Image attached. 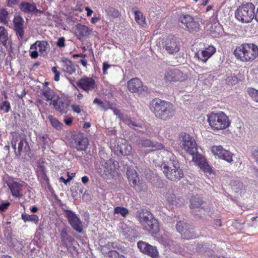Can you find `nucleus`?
Segmentation results:
<instances>
[{
    "label": "nucleus",
    "instance_id": "f257e3e1",
    "mask_svg": "<svg viewBox=\"0 0 258 258\" xmlns=\"http://www.w3.org/2000/svg\"><path fill=\"white\" fill-rule=\"evenodd\" d=\"M149 108L155 116L162 120L171 119L175 113V108L171 103L159 99H153Z\"/></svg>",
    "mask_w": 258,
    "mask_h": 258
},
{
    "label": "nucleus",
    "instance_id": "f03ea898",
    "mask_svg": "<svg viewBox=\"0 0 258 258\" xmlns=\"http://www.w3.org/2000/svg\"><path fill=\"white\" fill-rule=\"evenodd\" d=\"M135 217L144 229L151 234H156L159 232L158 221L148 210L144 209L138 210L135 214Z\"/></svg>",
    "mask_w": 258,
    "mask_h": 258
},
{
    "label": "nucleus",
    "instance_id": "7ed1b4c3",
    "mask_svg": "<svg viewBox=\"0 0 258 258\" xmlns=\"http://www.w3.org/2000/svg\"><path fill=\"white\" fill-rule=\"evenodd\" d=\"M169 160L167 163L162 165L163 172L169 180L177 181L183 176L182 170L180 168L179 164L176 157L171 153H168Z\"/></svg>",
    "mask_w": 258,
    "mask_h": 258
},
{
    "label": "nucleus",
    "instance_id": "20e7f679",
    "mask_svg": "<svg viewBox=\"0 0 258 258\" xmlns=\"http://www.w3.org/2000/svg\"><path fill=\"white\" fill-rule=\"evenodd\" d=\"M234 54L242 61H251L258 56V47L253 43H244L237 47Z\"/></svg>",
    "mask_w": 258,
    "mask_h": 258
},
{
    "label": "nucleus",
    "instance_id": "39448f33",
    "mask_svg": "<svg viewBox=\"0 0 258 258\" xmlns=\"http://www.w3.org/2000/svg\"><path fill=\"white\" fill-rule=\"evenodd\" d=\"M255 6L250 3L240 6L235 11V18L242 23L251 22L255 16Z\"/></svg>",
    "mask_w": 258,
    "mask_h": 258
},
{
    "label": "nucleus",
    "instance_id": "423d86ee",
    "mask_svg": "<svg viewBox=\"0 0 258 258\" xmlns=\"http://www.w3.org/2000/svg\"><path fill=\"white\" fill-rule=\"evenodd\" d=\"M208 120L211 128L217 131L226 128L230 123L229 117L223 112L211 113Z\"/></svg>",
    "mask_w": 258,
    "mask_h": 258
},
{
    "label": "nucleus",
    "instance_id": "0eeeda50",
    "mask_svg": "<svg viewBox=\"0 0 258 258\" xmlns=\"http://www.w3.org/2000/svg\"><path fill=\"white\" fill-rule=\"evenodd\" d=\"M11 145L15 151L17 156H20L22 152H28L30 150L28 143L24 136L18 133H15L13 135Z\"/></svg>",
    "mask_w": 258,
    "mask_h": 258
},
{
    "label": "nucleus",
    "instance_id": "6e6552de",
    "mask_svg": "<svg viewBox=\"0 0 258 258\" xmlns=\"http://www.w3.org/2000/svg\"><path fill=\"white\" fill-rule=\"evenodd\" d=\"M181 146L184 150L192 156H196L199 153L197 151V146L195 139L189 134L182 133L180 135Z\"/></svg>",
    "mask_w": 258,
    "mask_h": 258
},
{
    "label": "nucleus",
    "instance_id": "1a4fd4ad",
    "mask_svg": "<svg viewBox=\"0 0 258 258\" xmlns=\"http://www.w3.org/2000/svg\"><path fill=\"white\" fill-rule=\"evenodd\" d=\"M203 204L204 202L200 197L197 196L192 197L190 200L189 205L191 212L196 215H198V214L195 213L197 211L201 213L209 214L210 209L208 206H203Z\"/></svg>",
    "mask_w": 258,
    "mask_h": 258
},
{
    "label": "nucleus",
    "instance_id": "9d476101",
    "mask_svg": "<svg viewBox=\"0 0 258 258\" xmlns=\"http://www.w3.org/2000/svg\"><path fill=\"white\" fill-rule=\"evenodd\" d=\"M55 110L61 113H66L69 109L70 104V100L67 96L61 95L57 96L54 102H50Z\"/></svg>",
    "mask_w": 258,
    "mask_h": 258
},
{
    "label": "nucleus",
    "instance_id": "9b49d317",
    "mask_svg": "<svg viewBox=\"0 0 258 258\" xmlns=\"http://www.w3.org/2000/svg\"><path fill=\"white\" fill-rule=\"evenodd\" d=\"M187 78V75L179 70H168L165 73L164 79L167 82H182Z\"/></svg>",
    "mask_w": 258,
    "mask_h": 258
},
{
    "label": "nucleus",
    "instance_id": "f8f14e48",
    "mask_svg": "<svg viewBox=\"0 0 258 258\" xmlns=\"http://www.w3.org/2000/svg\"><path fill=\"white\" fill-rule=\"evenodd\" d=\"M66 217L72 228L78 233L83 231V224L80 219L71 210H65Z\"/></svg>",
    "mask_w": 258,
    "mask_h": 258
},
{
    "label": "nucleus",
    "instance_id": "ddd939ff",
    "mask_svg": "<svg viewBox=\"0 0 258 258\" xmlns=\"http://www.w3.org/2000/svg\"><path fill=\"white\" fill-rule=\"evenodd\" d=\"M138 247L141 252L152 258H157L159 256V253L156 247L152 246L146 242L139 241Z\"/></svg>",
    "mask_w": 258,
    "mask_h": 258
},
{
    "label": "nucleus",
    "instance_id": "4468645a",
    "mask_svg": "<svg viewBox=\"0 0 258 258\" xmlns=\"http://www.w3.org/2000/svg\"><path fill=\"white\" fill-rule=\"evenodd\" d=\"M164 196L168 203L172 206L177 207L183 204V199L179 196H176L171 188L164 189Z\"/></svg>",
    "mask_w": 258,
    "mask_h": 258
},
{
    "label": "nucleus",
    "instance_id": "2eb2a0df",
    "mask_svg": "<svg viewBox=\"0 0 258 258\" xmlns=\"http://www.w3.org/2000/svg\"><path fill=\"white\" fill-rule=\"evenodd\" d=\"M163 48L168 53L175 54L180 50L179 42L174 37H168L164 42Z\"/></svg>",
    "mask_w": 258,
    "mask_h": 258
},
{
    "label": "nucleus",
    "instance_id": "dca6fc26",
    "mask_svg": "<svg viewBox=\"0 0 258 258\" xmlns=\"http://www.w3.org/2000/svg\"><path fill=\"white\" fill-rule=\"evenodd\" d=\"M77 85L78 87L82 89L87 92L93 90L96 87L94 80L87 77H84L81 78L77 83Z\"/></svg>",
    "mask_w": 258,
    "mask_h": 258
},
{
    "label": "nucleus",
    "instance_id": "f3484780",
    "mask_svg": "<svg viewBox=\"0 0 258 258\" xmlns=\"http://www.w3.org/2000/svg\"><path fill=\"white\" fill-rule=\"evenodd\" d=\"M212 151L215 155L218 156L228 162H231L232 160V154L229 151L224 150L221 146H214L212 147Z\"/></svg>",
    "mask_w": 258,
    "mask_h": 258
},
{
    "label": "nucleus",
    "instance_id": "a211bd4d",
    "mask_svg": "<svg viewBox=\"0 0 258 258\" xmlns=\"http://www.w3.org/2000/svg\"><path fill=\"white\" fill-rule=\"evenodd\" d=\"M14 30L19 39H23L24 37L25 27L24 20L21 16L15 17L13 20Z\"/></svg>",
    "mask_w": 258,
    "mask_h": 258
},
{
    "label": "nucleus",
    "instance_id": "6ab92c4d",
    "mask_svg": "<svg viewBox=\"0 0 258 258\" xmlns=\"http://www.w3.org/2000/svg\"><path fill=\"white\" fill-rule=\"evenodd\" d=\"M127 88L131 92L139 94L142 93L145 90L143 83L137 78H133L128 81Z\"/></svg>",
    "mask_w": 258,
    "mask_h": 258
},
{
    "label": "nucleus",
    "instance_id": "aec40b11",
    "mask_svg": "<svg viewBox=\"0 0 258 258\" xmlns=\"http://www.w3.org/2000/svg\"><path fill=\"white\" fill-rule=\"evenodd\" d=\"M215 52L216 48L213 46H209L204 50L196 52L195 53V57L205 63Z\"/></svg>",
    "mask_w": 258,
    "mask_h": 258
},
{
    "label": "nucleus",
    "instance_id": "412c9836",
    "mask_svg": "<svg viewBox=\"0 0 258 258\" xmlns=\"http://www.w3.org/2000/svg\"><path fill=\"white\" fill-rule=\"evenodd\" d=\"M61 69L64 73L72 75L76 72V66L69 58L62 57L60 60Z\"/></svg>",
    "mask_w": 258,
    "mask_h": 258
},
{
    "label": "nucleus",
    "instance_id": "4be33fe9",
    "mask_svg": "<svg viewBox=\"0 0 258 258\" xmlns=\"http://www.w3.org/2000/svg\"><path fill=\"white\" fill-rule=\"evenodd\" d=\"M192 160L196 163V164L202 169L204 172L211 173L212 169L208 163L206 162L205 157L201 154H199L193 156Z\"/></svg>",
    "mask_w": 258,
    "mask_h": 258
},
{
    "label": "nucleus",
    "instance_id": "5701e85b",
    "mask_svg": "<svg viewBox=\"0 0 258 258\" xmlns=\"http://www.w3.org/2000/svg\"><path fill=\"white\" fill-rule=\"evenodd\" d=\"M136 144L140 147L149 148L153 147L156 149H161L163 148L161 144H158L157 143L152 141L146 138H139L136 142Z\"/></svg>",
    "mask_w": 258,
    "mask_h": 258
},
{
    "label": "nucleus",
    "instance_id": "b1692460",
    "mask_svg": "<svg viewBox=\"0 0 258 258\" xmlns=\"http://www.w3.org/2000/svg\"><path fill=\"white\" fill-rule=\"evenodd\" d=\"M37 47L39 48L40 55L45 56L48 54L49 46L46 41H36L31 46L30 49H37Z\"/></svg>",
    "mask_w": 258,
    "mask_h": 258
},
{
    "label": "nucleus",
    "instance_id": "393cba45",
    "mask_svg": "<svg viewBox=\"0 0 258 258\" xmlns=\"http://www.w3.org/2000/svg\"><path fill=\"white\" fill-rule=\"evenodd\" d=\"M91 31V30L85 25L79 24L76 26L75 34L80 40H83L85 37L88 36Z\"/></svg>",
    "mask_w": 258,
    "mask_h": 258
},
{
    "label": "nucleus",
    "instance_id": "a878e982",
    "mask_svg": "<svg viewBox=\"0 0 258 258\" xmlns=\"http://www.w3.org/2000/svg\"><path fill=\"white\" fill-rule=\"evenodd\" d=\"M60 236L61 241L63 245L67 247L73 244L74 238L68 233L67 228H63L61 229Z\"/></svg>",
    "mask_w": 258,
    "mask_h": 258
},
{
    "label": "nucleus",
    "instance_id": "bb28decb",
    "mask_svg": "<svg viewBox=\"0 0 258 258\" xmlns=\"http://www.w3.org/2000/svg\"><path fill=\"white\" fill-rule=\"evenodd\" d=\"M10 189L12 194L16 198H21L22 195L20 193L23 186V183H20L16 181H12L7 183Z\"/></svg>",
    "mask_w": 258,
    "mask_h": 258
},
{
    "label": "nucleus",
    "instance_id": "cd10ccee",
    "mask_svg": "<svg viewBox=\"0 0 258 258\" xmlns=\"http://www.w3.org/2000/svg\"><path fill=\"white\" fill-rule=\"evenodd\" d=\"M36 4L32 2H22L19 6L20 10L25 14H33Z\"/></svg>",
    "mask_w": 258,
    "mask_h": 258
},
{
    "label": "nucleus",
    "instance_id": "c85d7f7f",
    "mask_svg": "<svg viewBox=\"0 0 258 258\" xmlns=\"http://www.w3.org/2000/svg\"><path fill=\"white\" fill-rule=\"evenodd\" d=\"M127 178L132 186L135 187L138 184L139 178L136 171L131 168H128L126 171Z\"/></svg>",
    "mask_w": 258,
    "mask_h": 258
},
{
    "label": "nucleus",
    "instance_id": "c756f323",
    "mask_svg": "<svg viewBox=\"0 0 258 258\" xmlns=\"http://www.w3.org/2000/svg\"><path fill=\"white\" fill-rule=\"evenodd\" d=\"M42 95L44 96L46 101H50L51 102H54L58 96L52 90L49 88L43 89L42 90Z\"/></svg>",
    "mask_w": 258,
    "mask_h": 258
},
{
    "label": "nucleus",
    "instance_id": "7c9ffc66",
    "mask_svg": "<svg viewBox=\"0 0 258 258\" xmlns=\"http://www.w3.org/2000/svg\"><path fill=\"white\" fill-rule=\"evenodd\" d=\"M119 249V245L117 242H108L104 246H101V251L103 254L108 253L111 250H115Z\"/></svg>",
    "mask_w": 258,
    "mask_h": 258
},
{
    "label": "nucleus",
    "instance_id": "2f4dec72",
    "mask_svg": "<svg viewBox=\"0 0 258 258\" xmlns=\"http://www.w3.org/2000/svg\"><path fill=\"white\" fill-rule=\"evenodd\" d=\"M132 11L134 13L135 19L137 23L142 26L146 25V18L143 16V13L139 10H135L132 9Z\"/></svg>",
    "mask_w": 258,
    "mask_h": 258
},
{
    "label": "nucleus",
    "instance_id": "473e14b6",
    "mask_svg": "<svg viewBox=\"0 0 258 258\" xmlns=\"http://www.w3.org/2000/svg\"><path fill=\"white\" fill-rule=\"evenodd\" d=\"M21 218L25 222H31L36 225L38 224L39 221L38 216L35 214L29 215L23 213L22 214Z\"/></svg>",
    "mask_w": 258,
    "mask_h": 258
},
{
    "label": "nucleus",
    "instance_id": "72a5a7b5",
    "mask_svg": "<svg viewBox=\"0 0 258 258\" xmlns=\"http://www.w3.org/2000/svg\"><path fill=\"white\" fill-rule=\"evenodd\" d=\"M125 123L130 127L139 132H141V129H143L142 124L137 122L136 121L128 118L125 119Z\"/></svg>",
    "mask_w": 258,
    "mask_h": 258
},
{
    "label": "nucleus",
    "instance_id": "f704fd0d",
    "mask_svg": "<svg viewBox=\"0 0 258 258\" xmlns=\"http://www.w3.org/2000/svg\"><path fill=\"white\" fill-rule=\"evenodd\" d=\"M189 225V224L187 223L185 219H183V220H180L177 222L176 225V229L177 231L182 235V233L186 230V229L187 228Z\"/></svg>",
    "mask_w": 258,
    "mask_h": 258
},
{
    "label": "nucleus",
    "instance_id": "c9c22d12",
    "mask_svg": "<svg viewBox=\"0 0 258 258\" xmlns=\"http://www.w3.org/2000/svg\"><path fill=\"white\" fill-rule=\"evenodd\" d=\"M8 40V33L7 29L3 26H0V41L4 46H6Z\"/></svg>",
    "mask_w": 258,
    "mask_h": 258
},
{
    "label": "nucleus",
    "instance_id": "e433bc0d",
    "mask_svg": "<svg viewBox=\"0 0 258 258\" xmlns=\"http://www.w3.org/2000/svg\"><path fill=\"white\" fill-rule=\"evenodd\" d=\"M181 236L183 238L189 239L195 237V232L193 227L189 224L186 230L182 233Z\"/></svg>",
    "mask_w": 258,
    "mask_h": 258
},
{
    "label": "nucleus",
    "instance_id": "4c0bfd02",
    "mask_svg": "<svg viewBox=\"0 0 258 258\" xmlns=\"http://www.w3.org/2000/svg\"><path fill=\"white\" fill-rule=\"evenodd\" d=\"M88 144V141L86 138H80L78 140L77 145V149L78 150H85Z\"/></svg>",
    "mask_w": 258,
    "mask_h": 258
},
{
    "label": "nucleus",
    "instance_id": "58836bf2",
    "mask_svg": "<svg viewBox=\"0 0 258 258\" xmlns=\"http://www.w3.org/2000/svg\"><path fill=\"white\" fill-rule=\"evenodd\" d=\"M158 241L164 245L169 246L170 249L173 248V246L174 245V242L173 240L169 239L164 236L159 237L158 238Z\"/></svg>",
    "mask_w": 258,
    "mask_h": 258
},
{
    "label": "nucleus",
    "instance_id": "ea45409f",
    "mask_svg": "<svg viewBox=\"0 0 258 258\" xmlns=\"http://www.w3.org/2000/svg\"><path fill=\"white\" fill-rule=\"evenodd\" d=\"M132 151V147L127 144H122L119 147L120 154L122 156H127L130 154Z\"/></svg>",
    "mask_w": 258,
    "mask_h": 258
},
{
    "label": "nucleus",
    "instance_id": "a19ab883",
    "mask_svg": "<svg viewBox=\"0 0 258 258\" xmlns=\"http://www.w3.org/2000/svg\"><path fill=\"white\" fill-rule=\"evenodd\" d=\"M186 27L188 29V31L190 32H197L200 29V24L198 22L195 21L194 19L191 21L186 26Z\"/></svg>",
    "mask_w": 258,
    "mask_h": 258
},
{
    "label": "nucleus",
    "instance_id": "79ce46f5",
    "mask_svg": "<svg viewBox=\"0 0 258 258\" xmlns=\"http://www.w3.org/2000/svg\"><path fill=\"white\" fill-rule=\"evenodd\" d=\"M9 13L5 9H0V22L7 24L9 21Z\"/></svg>",
    "mask_w": 258,
    "mask_h": 258
},
{
    "label": "nucleus",
    "instance_id": "37998d69",
    "mask_svg": "<svg viewBox=\"0 0 258 258\" xmlns=\"http://www.w3.org/2000/svg\"><path fill=\"white\" fill-rule=\"evenodd\" d=\"M114 214H119L122 217H125L128 214L129 212L127 209L123 207H116L114 209Z\"/></svg>",
    "mask_w": 258,
    "mask_h": 258
},
{
    "label": "nucleus",
    "instance_id": "c03bdc74",
    "mask_svg": "<svg viewBox=\"0 0 258 258\" xmlns=\"http://www.w3.org/2000/svg\"><path fill=\"white\" fill-rule=\"evenodd\" d=\"M105 11L108 16L114 18H117L119 16V11L113 7H108L105 10Z\"/></svg>",
    "mask_w": 258,
    "mask_h": 258
},
{
    "label": "nucleus",
    "instance_id": "a18cd8bd",
    "mask_svg": "<svg viewBox=\"0 0 258 258\" xmlns=\"http://www.w3.org/2000/svg\"><path fill=\"white\" fill-rule=\"evenodd\" d=\"M207 247L203 243H196L194 245V247L192 248V251L194 252H197L199 253H203L206 251Z\"/></svg>",
    "mask_w": 258,
    "mask_h": 258
},
{
    "label": "nucleus",
    "instance_id": "49530a36",
    "mask_svg": "<svg viewBox=\"0 0 258 258\" xmlns=\"http://www.w3.org/2000/svg\"><path fill=\"white\" fill-rule=\"evenodd\" d=\"M231 187L233 190L235 192H238L242 189L243 185V183L239 181H234L231 183Z\"/></svg>",
    "mask_w": 258,
    "mask_h": 258
},
{
    "label": "nucleus",
    "instance_id": "de8ad7c7",
    "mask_svg": "<svg viewBox=\"0 0 258 258\" xmlns=\"http://www.w3.org/2000/svg\"><path fill=\"white\" fill-rule=\"evenodd\" d=\"M194 18L189 15H182L180 16L179 20L186 26Z\"/></svg>",
    "mask_w": 258,
    "mask_h": 258
},
{
    "label": "nucleus",
    "instance_id": "09e8293b",
    "mask_svg": "<svg viewBox=\"0 0 258 258\" xmlns=\"http://www.w3.org/2000/svg\"><path fill=\"white\" fill-rule=\"evenodd\" d=\"M38 170L37 171V176L39 178H41L42 179H45L47 178V176L46 175V170L45 168L43 166H39L38 168Z\"/></svg>",
    "mask_w": 258,
    "mask_h": 258
},
{
    "label": "nucleus",
    "instance_id": "8fccbe9b",
    "mask_svg": "<svg viewBox=\"0 0 258 258\" xmlns=\"http://www.w3.org/2000/svg\"><path fill=\"white\" fill-rule=\"evenodd\" d=\"M248 94L252 98L253 100L258 102V90L254 88H248L247 89Z\"/></svg>",
    "mask_w": 258,
    "mask_h": 258
},
{
    "label": "nucleus",
    "instance_id": "3c124183",
    "mask_svg": "<svg viewBox=\"0 0 258 258\" xmlns=\"http://www.w3.org/2000/svg\"><path fill=\"white\" fill-rule=\"evenodd\" d=\"M10 103L8 101H3L0 104V110H4L6 113H8L10 111Z\"/></svg>",
    "mask_w": 258,
    "mask_h": 258
},
{
    "label": "nucleus",
    "instance_id": "603ef678",
    "mask_svg": "<svg viewBox=\"0 0 258 258\" xmlns=\"http://www.w3.org/2000/svg\"><path fill=\"white\" fill-rule=\"evenodd\" d=\"M52 125L57 130L61 128L62 124L56 118L49 116Z\"/></svg>",
    "mask_w": 258,
    "mask_h": 258
},
{
    "label": "nucleus",
    "instance_id": "864d4df0",
    "mask_svg": "<svg viewBox=\"0 0 258 258\" xmlns=\"http://www.w3.org/2000/svg\"><path fill=\"white\" fill-rule=\"evenodd\" d=\"M93 103L97 104L103 110L106 111L107 109L103 102L98 98H96L93 101Z\"/></svg>",
    "mask_w": 258,
    "mask_h": 258
},
{
    "label": "nucleus",
    "instance_id": "5fc2aeb1",
    "mask_svg": "<svg viewBox=\"0 0 258 258\" xmlns=\"http://www.w3.org/2000/svg\"><path fill=\"white\" fill-rule=\"evenodd\" d=\"M117 249L115 250H111L108 253H105L104 254H106L107 255V258H118L119 253L117 251Z\"/></svg>",
    "mask_w": 258,
    "mask_h": 258
},
{
    "label": "nucleus",
    "instance_id": "6e6d98bb",
    "mask_svg": "<svg viewBox=\"0 0 258 258\" xmlns=\"http://www.w3.org/2000/svg\"><path fill=\"white\" fill-rule=\"evenodd\" d=\"M105 165H106L107 166H105L104 167V173L102 175L103 178H105V176L104 175L106 176L108 174H111L112 170L111 165L108 166L107 163H105Z\"/></svg>",
    "mask_w": 258,
    "mask_h": 258
},
{
    "label": "nucleus",
    "instance_id": "4d7b16f0",
    "mask_svg": "<svg viewBox=\"0 0 258 258\" xmlns=\"http://www.w3.org/2000/svg\"><path fill=\"white\" fill-rule=\"evenodd\" d=\"M111 109L113 110V113L115 115H116L120 120H124V116L123 114L121 113L120 110L116 109L111 107Z\"/></svg>",
    "mask_w": 258,
    "mask_h": 258
},
{
    "label": "nucleus",
    "instance_id": "13d9d810",
    "mask_svg": "<svg viewBox=\"0 0 258 258\" xmlns=\"http://www.w3.org/2000/svg\"><path fill=\"white\" fill-rule=\"evenodd\" d=\"M237 81V78L236 77H228L227 79V82L229 85H233L236 84Z\"/></svg>",
    "mask_w": 258,
    "mask_h": 258
},
{
    "label": "nucleus",
    "instance_id": "bf43d9fd",
    "mask_svg": "<svg viewBox=\"0 0 258 258\" xmlns=\"http://www.w3.org/2000/svg\"><path fill=\"white\" fill-rule=\"evenodd\" d=\"M57 45L59 47H63L66 45L64 38L62 37L58 38L57 42Z\"/></svg>",
    "mask_w": 258,
    "mask_h": 258
},
{
    "label": "nucleus",
    "instance_id": "052dcab7",
    "mask_svg": "<svg viewBox=\"0 0 258 258\" xmlns=\"http://www.w3.org/2000/svg\"><path fill=\"white\" fill-rule=\"evenodd\" d=\"M10 205L9 202L3 203L0 205V211L4 212L8 208Z\"/></svg>",
    "mask_w": 258,
    "mask_h": 258
},
{
    "label": "nucleus",
    "instance_id": "680f3d73",
    "mask_svg": "<svg viewBox=\"0 0 258 258\" xmlns=\"http://www.w3.org/2000/svg\"><path fill=\"white\" fill-rule=\"evenodd\" d=\"M68 177L67 180H65V179L62 176H61L59 178V180L60 181H62L65 184H67L72 179V177L69 175V172H68Z\"/></svg>",
    "mask_w": 258,
    "mask_h": 258
},
{
    "label": "nucleus",
    "instance_id": "e2e57ef3",
    "mask_svg": "<svg viewBox=\"0 0 258 258\" xmlns=\"http://www.w3.org/2000/svg\"><path fill=\"white\" fill-rule=\"evenodd\" d=\"M110 65L108 64L106 62L103 63V73L104 75L107 74V70L110 67Z\"/></svg>",
    "mask_w": 258,
    "mask_h": 258
},
{
    "label": "nucleus",
    "instance_id": "0e129e2a",
    "mask_svg": "<svg viewBox=\"0 0 258 258\" xmlns=\"http://www.w3.org/2000/svg\"><path fill=\"white\" fill-rule=\"evenodd\" d=\"M30 55L32 58H36L38 56V52L36 49H34L30 52Z\"/></svg>",
    "mask_w": 258,
    "mask_h": 258
},
{
    "label": "nucleus",
    "instance_id": "69168bd1",
    "mask_svg": "<svg viewBox=\"0 0 258 258\" xmlns=\"http://www.w3.org/2000/svg\"><path fill=\"white\" fill-rule=\"evenodd\" d=\"M72 108L74 112L77 113H79L81 112V110L79 105H72Z\"/></svg>",
    "mask_w": 258,
    "mask_h": 258
},
{
    "label": "nucleus",
    "instance_id": "338daca9",
    "mask_svg": "<svg viewBox=\"0 0 258 258\" xmlns=\"http://www.w3.org/2000/svg\"><path fill=\"white\" fill-rule=\"evenodd\" d=\"M20 0H8V6L12 7L13 5H17Z\"/></svg>",
    "mask_w": 258,
    "mask_h": 258
},
{
    "label": "nucleus",
    "instance_id": "774afa93",
    "mask_svg": "<svg viewBox=\"0 0 258 258\" xmlns=\"http://www.w3.org/2000/svg\"><path fill=\"white\" fill-rule=\"evenodd\" d=\"M85 10L87 11V16H90L93 13V11L91 9H90L89 7H86Z\"/></svg>",
    "mask_w": 258,
    "mask_h": 258
}]
</instances>
